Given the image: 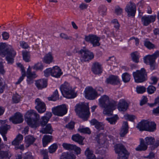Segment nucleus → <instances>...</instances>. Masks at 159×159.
Returning a JSON list of instances; mask_svg holds the SVG:
<instances>
[{
  "label": "nucleus",
  "instance_id": "50",
  "mask_svg": "<svg viewBox=\"0 0 159 159\" xmlns=\"http://www.w3.org/2000/svg\"><path fill=\"white\" fill-rule=\"evenodd\" d=\"M20 46L24 49H27L30 48V46L28 43L24 41H20Z\"/></svg>",
  "mask_w": 159,
  "mask_h": 159
},
{
  "label": "nucleus",
  "instance_id": "17",
  "mask_svg": "<svg viewBox=\"0 0 159 159\" xmlns=\"http://www.w3.org/2000/svg\"><path fill=\"white\" fill-rule=\"evenodd\" d=\"M156 16H143L141 19L144 26H147L152 22H153L155 20Z\"/></svg>",
  "mask_w": 159,
  "mask_h": 159
},
{
  "label": "nucleus",
  "instance_id": "42",
  "mask_svg": "<svg viewBox=\"0 0 159 159\" xmlns=\"http://www.w3.org/2000/svg\"><path fill=\"white\" fill-rule=\"evenodd\" d=\"M58 96V91L57 90H56L51 97L48 98L49 101H55L59 99Z\"/></svg>",
  "mask_w": 159,
  "mask_h": 159
},
{
  "label": "nucleus",
  "instance_id": "51",
  "mask_svg": "<svg viewBox=\"0 0 159 159\" xmlns=\"http://www.w3.org/2000/svg\"><path fill=\"white\" fill-rule=\"evenodd\" d=\"M43 66L41 62H38L33 67V68L35 70H41L43 69Z\"/></svg>",
  "mask_w": 159,
  "mask_h": 159
},
{
  "label": "nucleus",
  "instance_id": "46",
  "mask_svg": "<svg viewBox=\"0 0 159 159\" xmlns=\"http://www.w3.org/2000/svg\"><path fill=\"white\" fill-rule=\"evenodd\" d=\"M122 79L123 81L125 82H129L130 80V76L127 73H125L122 75Z\"/></svg>",
  "mask_w": 159,
  "mask_h": 159
},
{
  "label": "nucleus",
  "instance_id": "24",
  "mask_svg": "<svg viewBox=\"0 0 159 159\" xmlns=\"http://www.w3.org/2000/svg\"><path fill=\"white\" fill-rule=\"evenodd\" d=\"M35 85L39 89H41L47 86V80L45 79L39 80L36 81Z\"/></svg>",
  "mask_w": 159,
  "mask_h": 159
},
{
  "label": "nucleus",
  "instance_id": "25",
  "mask_svg": "<svg viewBox=\"0 0 159 159\" xmlns=\"http://www.w3.org/2000/svg\"><path fill=\"white\" fill-rule=\"evenodd\" d=\"M90 123L92 125H95V127L99 130H103L104 129V125L102 123L99 122L95 119H93Z\"/></svg>",
  "mask_w": 159,
  "mask_h": 159
},
{
  "label": "nucleus",
  "instance_id": "45",
  "mask_svg": "<svg viewBox=\"0 0 159 159\" xmlns=\"http://www.w3.org/2000/svg\"><path fill=\"white\" fill-rule=\"evenodd\" d=\"M78 131L81 133L88 134H90L91 133L89 129L87 127L84 128H80L78 129Z\"/></svg>",
  "mask_w": 159,
  "mask_h": 159
},
{
  "label": "nucleus",
  "instance_id": "38",
  "mask_svg": "<svg viewBox=\"0 0 159 159\" xmlns=\"http://www.w3.org/2000/svg\"><path fill=\"white\" fill-rule=\"evenodd\" d=\"M148 125L147 131L153 132L156 130V125L154 122L148 121Z\"/></svg>",
  "mask_w": 159,
  "mask_h": 159
},
{
  "label": "nucleus",
  "instance_id": "62",
  "mask_svg": "<svg viewBox=\"0 0 159 159\" xmlns=\"http://www.w3.org/2000/svg\"><path fill=\"white\" fill-rule=\"evenodd\" d=\"M44 75L46 77L48 76L50 74L52 75V68H49L44 71Z\"/></svg>",
  "mask_w": 159,
  "mask_h": 159
},
{
  "label": "nucleus",
  "instance_id": "44",
  "mask_svg": "<svg viewBox=\"0 0 159 159\" xmlns=\"http://www.w3.org/2000/svg\"><path fill=\"white\" fill-rule=\"evenodd\" d=\"M118 117L117 115H115L114 116L111 118H107L106 120L111 124H115L116 120H118Z\"/></svg>",
  "mask_w": 159,
  "mask_h": 159
},
{
  "label": "nucleus",
  "instance_id": "2",
  "mask_svg": "<svg viewBox=\"0 0 159 159\" xmlns=\"http://www.w3.org/2000/svg\"><path fill=\"white\" fill-rule=\"evenodd\" d=\"M16 54V52L11 46H7L5 43H0V55L6 57L7 60L9 63H12L13 61L14 57Z\"/></svg>",
  "mask_w": 159,
  "mask_h": 159
},
{
  "label": "nucleus",
  "instance_id": "33",
  "mask_svg": "<svg viewBox=\"0 0 159 159\" xmlns=\"http://www.w3.org/2000/svg\"><path fill=\"white\" fill-rule=\"evenodd\" d=\"M53 57L52 53L49 52L45 55L43 58V61L47 64H50L52 61Z\"/></svg>",
  "mask_w": 159,
  "mask_h": 159
},
{
  "label": "nucleus",
  "instance_id": "35",
  "mask_svg": "<svg viewBox=\"0 0 159 159\" xmlns=\"http://www.w3.org/2000/svg\"><path fill=\"white\" fill-rule=\"evenodd\" d=\"M52 129L51 126L50 124L47 125L45 128H42L40 132L43 134H50L52 133Z\"/></svg>",
  "mask_w": 159,
  "mask_h": 159
},
{
  "label": "nucleus",
  "instance_id": "54",
  "mask_svg": "<svg viewBox=\"0 0 159 159\" xmlns=\"http://www.w3.org/2000/svg\"><path fill=\"white\" fill-rule=\"evenodd\" d=\"M144 45L148 48L151 49L155 48L154 44L149 41L145 42Z\"/></svg>",
  "mask_w": 159,
  "mask_h": 159
},
{
  "label": "nucleus",
  "instance_id": "10",
  "mask_svg": "<svg viewBox=\"0 0 159 159\" xmlns=\"http://www.w3.org/2000/svg\"><path fill=\"white\" fill-rule=\"evenodd\" d=\"M84 39L87 42H90L93 47L99 46L100 45L99 42L100 38L96 35L89 34L88 36H85Z\"/></svg>",
  "mask_w": 159,
  "mask_h": 159
},
{
  "label": "nucleus",
  "instance_id": "61",
  "mask_svg": "<svg viewBox=\"0 0 159 159\" xmlns=\"http://www.w3.org/2000/svg\"><path fill=\"white\" fill-rule=\"evenodd\" d=\"M122 9L119 6L116 7L115 10V13L117 15L121 14L122 13Z\"/></svg>",
  "mask_w": 159,
  "mask_h": 159
},
{
  "label": "nucleus",
  "instance_id": "14",
  "mask_svg": "<svg viewBox=\"0 0 159 159\" xmlns=\"http://www.w3.org/2000/svg\"><path fill=\"white\" fill-rule=\"evenodd\" d=\"M35 108L40 113H42L45 111L46 107L45 103L41 101L40 99L37 98L35 101Z\"/></svg>",
  "mask_w": 159,
  "mask_h": 159
},
{
  "label": "nucleus",
  "instance_id": "3",
  "mask_svg": "<svg viewBox=\"0 0 159 159\" xmlns=\"http://www.w3.org/2000/svg\"><path fill=\"white\" fill-rule=\"evenodd\" d=\"M25 120L30 126L36 128L40 125L39 115L33 110L28 111L25 116Z\"/></svg>",
  "mask_w": 159,
  "mask_h": 159
},
{
  "label": "nucleus",
  "instance_id": "30",
  "mask_svg": "<svg viewBox=\"0 0 159 159\" xmlns=\"http://www.w3.org/2000/svg\"><path fill=\"white\" fill-rule=\"evenodd\" d=\"M72 139L74 141L78 142L80 144L83 145V141L84 138L79 134L73 135Z\"/></svg>",
  "mask_w": 159,
  "mask_h": 159
},
{
  "label": "nucleus",
  "instance_id": "34",
  "mask_svg": "<svg viewBox=\"0 0 159 159\" xmlns=\"http://www.w3.org/2000/svg\"><path fill=\"white\" fill-rule=\"evenodd\" d=\"M2 148V146H0V159L9 158L11 156H9V152L8 151L1 150Z\"/></svg>",
  "mask_w": 159,
  "mask_h": 159
},
{
  "label": "nucleus",
  "instance_id": "8",
  "mask_svg": "<svg viewBox=\"0 0 159 159\" xmlns=\"http://www.w3.org/2000/svg\"><path fill=\"white\" fill-rule=\"evenodd\" d=\"M67 110L65 105H62L54 108L52 109L53 113L59 116H62L66 114Z\"/></svg>",
  "mask_w": 159,
  "mask_h": 159
},
{
  "label": "nucleus",
  "instance_id": "21",
  "mask_svg": "<svg viewBox=\"0 0 159 159\" xmlns=\"http://www.w3.org/2000/svg\"><path fill=\"white\" fill-rule=\"evenodd\" d=\"M107 84H117L119 83V80L118 77L116 76L111 75L107 79Z\"/></svg>",
  "mask_w": 159,
  "mask_h": 159
},
{
  "label": "nucleus",
  "instance_id": "6",
  "mask_svg": "<svg viewBox=\"0 0 159 159\" xmlns=\"http://www.w3.org/2000/svg\"><path fill=\"white\" fill-rule=\"evenodd\" d=\"M116 152L118 154V159H127L129 154L122 144H117L115 146Z\"/></svg>",
  "mask_w": 159,
  "mask_h": 159
},
{
  "label": "nucleus",
  "instance_id": "57",
  "mask_svg": "<svg viewBox=\"0 0 159 159\" xmlns=\"http://www.w3.org/2000/svg\"><path fill=\"white\" fill-rule=\"evenodd\" d=\"M48 120V119H47L45 117L43 116L41 118L40 124L42 126H44L47 124Z\"/></svg>",
  "mask_w": 159,
  "mask_h": 159
},
{
  "label": "nucleus",
  "instance_id": "55",
  "mask_svg": "<svg viewBox=\"0 0 159 159\" xmlns=\"http://www.w3.org/2000/svg\"><path fill=\"white\" fill-rule=\"evenodd\" d=\"M150 80L151 81L149 83L151 85L155 84L157 83L158 80V78L156 77L152 76L150 78Z\"/></svg>",
  "mask_w": 159,
  "mask_h": 159
},
{
  "label": "nucleus",
  "instance_id": "1",
  "mask_svg": "<svg viewBox=\"0 0 159 159\" xmlns=\"http://www.w3.org/2000/svg\"><path fill=\"white\" fill-rule=\"evenodd\" d=\"M99 104L101 107L104 108V114L111 116L112 115L113 111L115 109L117 102L113 101H110L108 97L104 95L99 99Z\"/></svg>",
  "mask_w": 159,
  "mask_h": 159
},
{
  "label": "nucleus",
  "instance_id": "4",
  "mask_svg": "<svg viewBox=\"0 0 159 159\" xmlns=\"http://www.w3.org/2000/svg\"><path fill=\"white\" fill-rule=\"evenodd\" d=\"M75 111L81 118L87 120L89 114L88 104L81 103L76 105Z\"/></svg>",
  "mask_w": 159,
  "mask_h": 159
},
{
  "label": "nucleus",
  "instance_id": "59",
  "mask_svg": "<svg viewBox=\"0 0 159 159\" xmlns=\"http://www.w3.org/2000/svg\"><path fill=\"white\" fill-rule=\"evenodd\" d=\"M111 22L114 25L115 27L117 29H119L120 25L116 19L113 20L111 21Z\"/></svg>",
  "mask_w": 159,
  "mask_h": 159
},
{
  "label": "nucleus",
  "instance_id": "39",
  "mask_svg": "<svg viewBox=\"0 0 159 159\" xmlns=\"http://www.w3.org/2000/svg\"><path fill=\"white\" fill-rule=\"evenodd\" d=\"M85 155L87 157V159H95L94 155L93 153V152L88 148L85 151Z\"/></svg>",
  "mask_w": 159,
  "mask_h": 159
},
{
  "label": "nucleus",
  "instance_id": "5",
  "mask_svg": "<svg viewBox=\"0 0 159 159\" xmlns=\"http://www.w3.org/2000/svg\"><path fill=\"white\" fill-rule=\"evenodd\" d=\"M60 90L63 96L67 98H73L76 96V93L67 83H65L61 86Z\"/></svg>",
  "mask_w": 159,
  "mask_h": 159
},
{
  "label": "nucleus",
  "instance_id": "36",
  "mask_svg": "<svg viewBox=\"0 0 159 159\" xmlns=\"http://www.w3.org/2000/svg\"><path fill=\"white\" fill-rule=\"evenodd\" d=\"M23 139V136L21 134H18L16 139L12 142V145L14 146L18 145L21 143Z\"/></svg>",
  "mask_w": 159,
  "mask_h": 159
},
{
  "label": "nucleus",
  "instance_id": "12",
  "mask_svg": "<svg viewBox=\"0 0 159 159\" xmlns=\"http://www.w3.org/2000/svg\"><path fill=\"white\" fill-rule=\"evenodd\" d=\"M145 141L147 145H151L150 148L153 150L159 146V140H157L155 142V139L152 137H148L145 138Z\"/></svg>",
  "mask_w": 159,
  "mask_h": 159
},
{
  "label": "nucleus",
  "instance_id": "41",
  "mask_svg": "<svg viewBox=\"0 0 159 159\" xmlns=\"http://www.w3.org/2000/svg\"><path fill=\"white\" fill-rule=\"evenodd\" d=\"M132 59L133 61L136 63L139 62V55L136 51L132 52L131 54Z\"/></svg>",
  "mask_w": 159,
  "mask_h": 159
},
{
  "label": "nucleus",
  "instance_id": "31",
  "mask_svg": "<svg viewBox=\"0 0 159 159\" xmlns=\"http://www.w3.org/2000/svg\"><path fill=\"white\" fill-rule=\"evenodd\" d=\"M96 139L97 142L99 144L102 145L105 142L106 137L102 134H100L97 135Z\"/></svg>",
  "mask_w": 159,
  "mask_h": 159
},
{
  "label": "nucleus",
  "instance_id": "43",
  "mask_svg": "<svg viewBox=\"0 0 159 159\" xmlns=\"http://www.w3.org/2000/svg\"><path fill=\"white\" fill-rule=\"evenodd\" d=\"M62 146L66 149L68 150H73L75 147V145L64 143L62 144Z\"/></svg>",
  "mask_w": 159,
  "mask_h": 159
},
{
  "label": "nucleus",
  "instance_id": "20",
  "mask_svg": "<svg viewBox=\"0 0 159 159\" xmlns=\"http://www.w3.org/2000/svg\"><path fill=\"white\" fill-rule=\"evenodd\" d=\"M148 120H143L139 122L136 126V127L140 131H147L148 128Z\"/></svg>",
  "mask_w": 159,
  "mask_h": 159
},
{
  "label": "nucleus",
  "instance_id": "29",
  "mask_svg": "<svg viewBox=\"0 0 159 159\" xmlns=\"http://www.w3.org/2000/svg\"><path fill=\"white\" fill-rule=\"evenodd\" d=\"M128 107L127 102L125 100H120L118 103V109L120 111H124L126 110Z\"/></svg>",
  "mask_w": 159,
  "mask_h": 159
},
{
  "label": "nucleus",
  "instance_id": "23",
  "mask_svg": "<svg viewBox=\"0 0 159 159\" xmlns=\"http://www.w3.org/2000/svg\"><path fill=\"white\" fill-rule=\"evenodd\" d=\"M36 140V139L33 136L28 135L25 138V142L27 148L28 147L31 145L33 144Z\"/></svg>",
  "mask_w": 159,
  "mask_h": 159
},
{
  "label": "nucleus",
  "instance_id": "15",
  "mask_svg": "<svg viewBox=\"0 0 159 159\" xmlns=\"http://www.w3.org/2000/svg\"><path fill=\"white\" fill-rule=\"evenodd\" d=\"M159 56V51H156L152 55H148L145 57L144 58V62L147 64L148 61L149 63H155L156 58Z\"/></svg>",
  "mask_w": 159,
  "mask_h": 159
},
{
  "label": "nucleus",
  "instance_id": "64",
  "mask_svg": "<svg viewBox=\"0 0 159 159\" xmlns=\"http://www.w3.org/2000/svg\"><path fill=\"white\" fill-rule=\"evenodd\" d=\"M3 39L4 40H7L9 38V34L8 33L6 32H3L2 34Z\"/></svg>",
  "mask_w": 159,
  "mask_h": 159
},
{
  "label": "nucleus",
  "instance_id": "37",
  "mask_svg": "<svg viewBox=\"0 0 159 159\" xmlns=\"http://www.w3.org/2000/svg\"><path fill=\"white\" fill-rule=\"evenodd\" d=\"M52 136L49 135H44L43 138V147H45L50 142L52 139Z\"/></svg>",
  "mask_w": 159,
  "mask_h": 159
},
{
  "label": "nucleus",
  "instance_id": "48",
  "mask_svg": "<svg viewBox=\"0 0 159 159\" xmlns=\"http://www.w3.org/2000/svg\"><path fill=\"white\" fill-rule=\"evenodd\" d=\"M20 100V96L17 94H14L12 97V102L14 103H18Z\"/></svg>",
  "mask_w": 159,
  "mask_h": 159
},
{
  "label": "nucleus",
  "instance_id": "56",
  "mask_svg": "<svg viewBox=\"0 0 159 159\" xmlns=\"http://www.w3.org/2000/svg\"><path fill=\"white\" fill-rule=\"evenodd\" d=\"M3 79L0 77V93H2L5 88V85L2 82Z\"/></svg>",
  "mask_w": 159,
  "mask_h": 159
},
{
  "label": "nucleus",
  "instance_id": "58",
  "mask_svg": "<svg viewBox=\"0 0 159 159\" xmlns=\"http://www.w3.org/2000/svg\"><path fill=\"white\" fill-rule=\"evenodd\" d=\"M41 152L43 156V159H49L48 157V151L46 150H43L41 151Z\"/></svg>",
  "mask_w": 159,
  "mask_h": 159
},
{
  "label": "nucleus",
  "instance_id": "49",
  "mask_svg": "<svg viewBox=\"0 0 159 159\" xmlns=\"http://www.w3.org/2000/svg\"><path fill=\"white\" fill-rule=\"evenodd\" d=\"M57 148V145L56 144H53L49 148V152L52 153L55 152Z\"/></svg>",
  "mask_w": 159,
  "mask_h": 159
},
{
  "label": "nucleus",
  "instance_id": "16",
  "mask_svg": "<svg viewBox=\"0 0 159 159\" xmlns=\"http://www.w3.org/2000/svg\"><path fill=\"white\" fill-rule=\"evenodd\" d=\"M10 120L14 124L20 123L23 121V116L20 113H16L13 116L10 118Z\"/></svg>",
  "mask_w": 159,
  "mask_h": 159
},
{
  "label": "nucleus",
  "instance_id": "28",
  "mask_svg": "<svg viewBox=\"0 0 159 159\" xmlns=\"http://www.w3.org/2000/svg\"><path fill=\"white\" fill-rule=\"evenodd\" d=\"M128 125L127 122H124L120 134L121 137H124L128 132Z\"/></svg>",
  "mask_w": 159,
  "mask_h": 159
},
{
  "label": "nucleus",
  "instance_id": "60",
  "mask_svg": "<svg viewBox=\"0 0 159 159\" xmlns=\"http://www.w3.org/2000/svg\"><path fill=\"white\" fill-rule=\"evenodd\" d=\"M125 119H128L131 121H133L135 118V116L133 115H125L124 116Z\"/></svg>",
  "mask_w": 159,
  "mask_h": 159
},
{
  "label": "nucleus",
  "instance_id": "7",
  "mask_svg": "<svg viewBox=\"0 0 159 159\" xmlns=\"http://www.w3.org/2000/svg\"><path fill=\"white\" fill-rule=\"evenodd\" d=\"M133 75L136 83H141L146 80L147 74L145 70L142 68L140 70H137L133 73Z\"/></svg>",
  "mask_w": 159,
  "mask_h": 159
},
{
  "label": "nucleus",
  "instance_id": "11",
  "mask_svg": "<svg viewBox=\"0 0 159 159\" xmlns=\"http://www.w3.org/2000/svg\"><path fill=\"white\" fill-rule=\"evenodd\" d=\"M85 98L90 100L94 99L98 96L97 92L91 87L85 89Z\"/></svg>",
  "mask_w": 159,
  "mask_h": 159
},
{
  "label": "nucleus",
  "instance_id": "22",
  "mask_svg": "<svg viewBox=\"0 0 159 159\" xmlns=\"http://www.w3.org/2000/svg\"><path fill=\"white\" fill-rule=\"evenodd\" d=\"M61 70L57 66L53 67L52 69V75L56 78H58L62 74Z\"/></svg>",
  "mask_w": 159,
  "mask_h": 159
},
{
  "label": "nucleus",
  "instance_id": "52",
  "mask_svg": "<svg viewBox=\"0 0 159 159\" xmlns=\"http://www.w3.org/2000/svg\"><path fill=\"white\" fill-rule=\"evenodd\" d=\"M146 88L143 86H138L136 88V91L139 93H142L145 92Z\"/></svg>",
  "mask_w": 159,
  "mask_h": 159
},
{
  "label": "nucleus",
  "instance_id": "13",
  "mask_svg": "<svg viewBox=\"0 0 159 159\" xmlns=\"http://www.w3.org/2000/svg\"><path fill=\"white\" fill-rule=\"evenodd\" d=\"M125 10L127 12L129 17H134L136 12L135 5L134 3L130 2L127 5Z\"/></svg>",
  "mask_w": 159,
  "mask_h": 159
},
{
  "label": "nucleus",
  "instance_id": "40",
  "mask_svg": "<svg viewBox=\"0 0 159 159\" xmlns=\"http://www.w3.org/2000/svg\"><path fill=\"white\" fill-rule=\"evenodd\" d=\"M23 57V60L27 62L30 61V54L29 51H23L22 52Z\"/></svg>",
  "mask_w": 159,
  "mask_h": 159
},
{
  "label": "nucleus",
  "instance_id": "47",
  "mask_svg": "<svg viewBox=\"0 0 159 159\" xmlns=\"http://www.w3.org/2000/svg\"><path fill=\"white\" fill-rule=\"evenodd\" d=\"M147 91L148 94H152L154 93L156 90V88L152 85H149L147 89Z\"/></svg>",
  "mask_w": 159,
  "mask_h": 159
},
{
  "label": "nucleus",
  "instance_id": "18",
  "mask_svg": "<svg viewBox=\"0 0 159 159\" xmlns=\"http://www.w3.org/2000/svg\"><path fill=\"white\" fill-rule=\"evenodd\" d=\"M10 126L7 124H4L0 127V133L2 136L3 139L5 141L7 140L6 136V134H7L8 130L10 128Z\"/></svg>",
  "mask_w": 159,
  "mask_h": 159
},
{
  "label": "nucleus",
  "instance_id": "32",
  "mask_svg": "<svg viewBox=\"0 0 159 159\" xmlns=\"http://www.w3.org/2000/svg\"><path fill=\"white\" fill-rule=\"evenodd\" d=\"M75 156L68 152H63L60 157V159H75Z\"/></svg>",
  "mask_w": 159,
  "mask_h": 159
},
{
  "label": "nucleus",
  "instance_id": "27",
  "mask_svg": "<svg viewBox=\"0 0 159 159\" xmlns=\"http://www.w3.org/2000/svg\"><path fill=\"white\" fill-rule=\"evenodd\" d=\"M92 70L95 74H100L102 72L101 65L98 62L94 63L93 66Z\"/></svg>",
  "mask_w": 159,
  "mask_h": 159
},
{
  "label": "nucleus",
  "instance_id": "19",
  "mask_svg": "<svg viewBox=\"0 0 159 159\" xmlns=\"http://www.w3.org/2000/svg\"><path fill=\"white\" fill-rule=\"evenodd\" d=\"M27 81L28 84H31L33 83V79L36 77L35 72H32L31 69L29 66L27 71Z\"/></svg>",
  "mask_w": 159,
  "mask_h": 159
},
{
  "label": "nucleus",
  "instance_id": "9",
  "mask_svg": "<svg viewBox=\"0 0 159 159\" xmlns=\"http://www.w3.org/2000/svg\"><path fill=\"white\" fill-rule=\"evenodd\" d=\"M81 54V61H86L92 59L94 57V55L92 52L84 48L80 51Z\"/></svg>",
  "mask_w": 159,
  "mask_h": 159
},
{
  "label": "nucleus",
  "instance_id": "63",
  "mask_svg": "<svg viewBox=\"0 0 159 159\" xmlns=\"http://www.w3.org/2000/svg\"><path fill=\"white\" fill-rule=\"evenodd\" d=\"M75 122L71 121L67 125H66V128L69 129H73L74 127Z\"/></svg>",
  "mask_w": 159,
  "mask_h": 159
},
{
  "label": "nucleus",
  "instance_id": "26",
  "mask_svg": "<svg viewBox=\"0 0 159 159\" xmlns=\"http://www.w3.org/2000/svg\"><path fill=\"white\" fill-rule=\"evenodd\" d=\"M148 146L145 143L144 139H140V144L135 148L137 151H144L147 150Z\"/></svg>",
  "mask_w": 159,
  "mask_h": 159
},
{
  "label": "nucleus",
  "instance_id": "53",
  "mask_svg": "<svg viewBox=\"0 0 159 159\" xmlns=\"http://www.w3.org/2000/svg\"><path fill=\"white\" fill-rule=\"evenodd\" d=\"M60 36L62 39L66 40H71L72 39L71 36H68L67 34L64 33H61L60 34Z\"/></svg>",
  "mask_w": 159,
  "mask_h": 159
}]
</instances>
